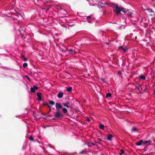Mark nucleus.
Masks as SVG:
<instances>
[{
  "instance_id": "nucleus-29",
  "label": "nucleus",
  "mask_w": 155,
  "mask_h": 155,
  "mask_svg": "<svg viewBox=\"0 0 155 155\" xmlns=\"http://www.w3.org/2000/svg\"><path fill=\"white\" fill-rule=\"evenodd\" d=\"M48 104H47V103H44L42 104L43 106H45V105L47 106Z\"/></svg>"
},
{
  "instance_id": "nucleus-21",
  "label": "nucleus",
  "mask_w": 155,
  "mask_h": 155,
  "mask_svg": "<svg viewBox=\"0 0 155 155\" xmlns=\"http://www.w3.org/2000/svg\"><path fill=\"white\" fill-rule=\"evenodd\" d=\"M86 152V150L84 149V150H83L82 151L80 152L79 153V154H84Z\"/></svg>"
},
{
  "instance_id": "nucleus-27",
  "label": "nucleus",
  "mask_w": 155,
  "mask_h": 155,
  "mask_svg": "<svg viewBox=\"0 0 155 155\" xmlns=\"http://www.w3.org/2000/svg\"><path fill=\"white\" fill-rule=\"evenodd\" d=\"M121 72L120 71H118V74L119 75H120L121 74Z\"/></svg>"
},
{
  "instance_id": "nucleus-24",
  "label": "nucleus",
  "mask_w": 155,
  "mask_h": 155,
  "mask_svg": "<svg viewBox=\"0 0 155 155\" xmlns=\"http://www.w3.org/2000/svg\"><path fill=\"white\" fill-rule=\"evenodd\" d=\"M140 78L141 79L145 80L146 78L143 75H142L140 76Z\"/></svg>"
},
{
  "instance_id": "nucleus-33",
  "label": "nucleus",
  "mask_w": 155,
  "mask_h": 155,
  "mask_svg": "<svg viewBox=\"0 0 155 155\" xmlns=\"http://www.w3.org/2000/svg\"><path fill=\"white\" fill-rule=\"evenodd\" d=\"M87 21H88L89 23H90L91 22V20H87Z\"/></svg>"
},
{
  "instance_id": "nucleus-16",
  "label": "nucleus",
  "mask_w": 155,
  "mask_h": 155,
  "mask_svg": "<svg viewBox=\"0 0 155 155\" xmlns=\"http://www.w3.org/2000/svg\"><path fill=\"white\" fill-rule=\"evenodd\" d=\"M21 58L22 60H24V61H26L27 60L26 58L23 55H21Z\"/></svg>"
},
{
  "instance_id": "nucleus-36",
  "label": "nucleus",
  "mask_w": 155,
  "mask_h": 155,
  "mask_svg": "<svg viewBox=\"0 0 155 155\" xmlns=\"http://www.w3.org/2000/svg\"><path fill=\"white\" fill-rule=\"evenodd\" d=\"M26 77L29 80V77H28V76H27Z\"/></svg>"
},
{
  "instance_id": "nucleus-7",
  "label": "nucleus",
  "mask_w": 155,
  "mask_h": 155,
  "mask_svg": "<svg viewBox=\"0 0 155 155\" xmlns=\"http://www.w3.org/2000/svg\"><path fill=\"white\" fill-rule=\"evenodd\" d=\"M63 94H64L63 92H60L58 93L57 97L58 98H61L63 97Z\"/></svg>"
},
{
  "instance_id": "nucleus-22",
  "label": "nucleus",
  "mask_w": 155,
  "mask_h": 155,
  "mask_svg": "<svg viewBox=\"0 0 155 155\" xmlns=\"http://www.w3.org/2000/svg\"><path fill=\"white\" fill-rule=\"evenodd\" d=\"M29 139L31 141H33L34 140V138L32 136H30L29 138Z\"/></svg>"
},
{
  "instance_id": "nucleus-15",
  "label": "nucleus",
  "mask_w": 155,
  "mask_h": 155,
  "mask_svg": "<svg viewBox=\"0 0 155 155\" xmlns=\"http://www.w3.org/2000/svg\"><path fill=\"white\" fill-rule=\"evenodd\" d=\"M113 137V136L111 134H109L108 135L107 139L108 140H110L111 138Z\"/></svg>"
},
{
  "instance_id": "nucleus-10",
  "label": "nucleus",
  "mask_w": 155,
  "mask_h": 155,
  "mask_svg": "<svg viewBox=\"0 0 155 155\" xmlns=\"http://www.w3.org/2000/svg\"><path fill=\"white\" fill-rule=\"evenodd\" d=\"M143 142V140H140L138 142L136 143V145L138 146H140Z\"/></svg>"
},
{
  "instance_id": "nucleus-39",
  "label": "nucleus",
  "mask_w": 155,
  "mask_h": 155,
  "mask_svg": "<svg viewBox=\"0 0 155 155\" xmlns=\"http://www.w3.org/2000/svg\"><path fill=\"white\" fill-rule=\"evenodd\" d=\"M93 144V145H95V144Z\"/></svg>"
},
{
  "instance_id": "nucleus-20",
  "label": "nucleus",
  "mask_w": 155,
  "mask_h": 155,
  "mask_svg": "<svg viewBox=\"0 0 155 155\" xmlns=\"http://www.w3.org/2000/svg\"><path fill=\"white\" fill-rule=\"evenodd\" d=\"M72 89V87H69L67 88L66 91L68 92H70L71 91Z\"/></svg>"
},
{
  "instance_id": "nucleus-31",
  "label": "nucleus",
  "mask_w": 155,
  "mask_h": 155,
  "mask_svg": "<svg viewBox=\"0 0 155 155\" xmlns=\"http://www.w3.org/2000/svg\"><path fill=\"white\" fill-rule=\"evenodd\" d=\"M47 106L50 109H51V107L50 106V105L48 104L47 105Z\"/></svg>"
},
{
  "instance_id": "nucleus-38",
  "label": "nucleus",
  "mask_w": 155,
  "mask_h": 155,
  "mask_svg": "<svg viewBox=\"0 0 155 155\" xmlns=\"http://www.w3.org/2000/svg\"><path fill=\"white\" fill-rule=\"evenodd\" d=\"M104 4H107V3H106V2H105L104 3Z\"/></svg>"
},
{
  "instance_id": "nucleus-8",
  "label": "nucleus",
  "mask_w": 155,
  "mask_h": 155,
  "mask_svg": "<svg viewBox=\"0 0 155 155\" xmlns=\"http://www.w3.org/2000/svg\"><path fill=\"white\" fill-rule=\"evenodd\" d=\"M37 96H38V99L40 101L42 100V97H41V94L40 92H38L37 94Z\"/></svg>"
},
{
  "instance_id": "nucleus-14",
  "label": "nucleus",
  "mask_w": 155,
  "mask_h": 155,
  "mask_svg": "<svg viewBox=\"0 0 155 155\" xmlns=\"http://www.w3.org/2000/svg\"><path fill=\"white\" fill-rule=\"evenodd\" d=\"M132 131H133V132H137L138 130L136 127H134L132 128Z\"/></svg>"
},
{
  "instance_id": "nucleus-37",
  "label": "nucleus",
  "mask_w": 155,
  "mask_h": 155,
  "mask_svg": "<svg viewBox=\"0 0 155 155\" xmlns=\"http://www.w3.org/2000/svg\"><path fill=\"white\" fill-rule=\"evenodd\" d=\"M51 109H50V110H49V113H50V112H51Z\"/></svg>"
},
{
  "instance_id": "nucleus-23",
  "label": "nucleus",
  "mask_w": 155,
  "mask_h": 155,
  "mask_svg": "<svg viewBox=\"0 0 155 155\" xmlns=\"http://www.w3.org/2000/svg\"><path fill=\"white\" fill-rule=\"evenodd\" d=\"M147 10H148V11H149V12H154L153 11L152 9H151L150 8H147Z\"/></svg>"
},
{
  "instance_id": "nucleus-30",
  "label": "nucleus",
  "mask_w": 155,
  "mask_h": 155,
  "mask_svg": "<svg viewBox=\"0 0 155 155\" xmlns=\"http://www.w3.org/2000/svg\"><path fill=\"white\" fill-rule=\"evenodd\" d=\"M138 89L139 90V91H140V93H141L140 90H141V89H142V88H141V87H138Z\"/></svg>"
},
{
  "instance_id": "nucleus-11",
  "label": "nucleus",
  "mask_w": 155,
  "mask_h": 155,
  "mask_svg": "<svg viewBox=\"0 0 155 155\" xmlns=\"http://www.w3.org/2000/svg\"><path fill=\"white\" fill-rule=\"evenodd\" d=\"M66 50L68 51V53L69 54H73V52H74V51L72 49H71L70 50H68V49H67Z\"/></svg>"
},
{
  "instance_id": "nucleus-34",
  "label": "nucleus",
  "mask_w": 155,
  "mask_h": 155,
  "mask_svg": "<svg viewBox=\"0 0 155 155\" xmlns=\"http://www.w3.org/2000/svg\"><path fill=\"white\" fill-rule=\"evenodd\" d=\"M41 114H42L43 115H46V114H44V113H41Z\"/></svg>"
},
{
  "instance_id": "nucleus-28",
  "label": "nucleus",
  "mask_w": 155,
  "mask_h": 155,
  "mask_svg": "<svg viewBox=\"0 0 155 155\" xmlns=\"http://www.w3.org/2000/svg\"><path fill=\"white\" fill-rule=\"evenodd\" d=\"M87 121L88 122H90L91 121V120L88 117H87Z\"/></svg>"
},
{
  "instance_id": "nucleus-32",
  "label": "nucleus",
  "mask_w": 155,
  "mask_h": 155,
  "mask_svg": "<svg viewBox=\"0 0 155 155\" xmlns=\"http://www.w3.org/2000/svg\"><path fill=\"white\" fill-rule=\"evenodd\" d=\"M87 18H91V17L90 16H87Z\"/></svg>"
},
{
  "instance_id": "nucleus-6",
  "label": "nucleus",
  "mask_w": 155,
  "mask_h": 155,
  "mask_svg": "<svg viewBox=\"0 0 155 155\" xmlns=\"http://www.w3.org/2000/svg\"><path fill=\"white\" fill-rule=\"evenodd\" d=\"M147 144V146L152 144V141L150 140L144 141L143 142V144Z\"/></svg>"
},
{
  "instance_id": "nucleus-13",
  "label": "nucleus",
  "mask_w": 155,
  "mask_h": 155,
  "mask_svg": "<svg viewBox=\"0 0 155 155\" xmlns=\"http://www.w3.org/2000/svg\"><path fill=\"white\" fill-rule=\"evenodd\" d=\"M99 127L100 129L103 130L104 129V126L103 124H101L99 125Z\"/></svg>"
},
{
  "instance_id": "nucleus-18",
  "label": "nucleus",
  "mask_w": 155,
  "mask_h": 155,
  "mask_svg": "<svg viewBox=\"0 0 155 155\" xmlns=\"http://www.w3.org/2000/svg\"><path fill=\"white\" fill-rule=\"evenodd\" d=\"M111 94L109 93H108L106 95V98H108V97H111Z\"/></svg>"
},
{
  "instance_id": "nucleus-40",
  "label": "nucleus",
  "mask_w": 155,
  "mask_h": 155,
  "mask_svg": "<svg viewBox=\"0 0 155 155\" xmlns=\"http://www.w3.org/2000/svg\"><path fill=\"white\" fill-rule=\"evenodd\" d=\"M53 119H55L54 118H53Z\"/></svg>"
},
{
  "instance_id": "nucleus-9",
  "label": "nucleus",
  "mask_w": 155,
  "mask_h": 155,
  "mask_svg": "<svg viewBox=\"0 0 155 155\" xmlns=\"http://www.w3.org/2000/svg\"><path fill=\"white\" fill-rule=\"evenodd\" d=\"M63 104L64 107L69 108V105H70V104L69 102H66V103H63Z\"/></svg>"
},
{
  "instance_id": "nucleus-25",
  "label": "nucleus",
  "mask_w": 155,
  "mask_h": 155,
  "mask_svg": "<svg viewBox=\"0 0 155 155\" xmlns=\"http://www.w3.org/2000/svg\"><path fill=\"white\" fill-rule=\"evenodd\" d=\"M28 65V64L27 63H24L23 64V66L24 68H25Z\"/></svg>"
},
{
  "instance_id": "nucleus-35",
  "label": "nucleus",
  "mask_w": 155,
  "mask_h": 155,
  "mask_svg": "<svg viewBox=\"0 0 155 155\" xmlns=\"http://www.w3.org/2000/svg\"><path fill=\"white\" fill-rule=\"evenodd\" d=\"M100 4H101V5H103V4H104L103 3H102V2H100Z\"/></svg>"
},
{
  "instance_id": "nucleus-5",
  "label": "nucleus",
  "mask_w": 155,
  "mask_h": 155,
  "mask_svg": "<svg viewBox=\"0 0 155 155\" xmlns=\"http://www.w3.org/2000/svg\"><path fill=\"white\" fill-rule=\"evenodd\" d=\"M38 87L35 85H34L33 87L31 88V91L32 93H35V90H37L38 89Z\"/></svg>"
},
{
  "instance_id": "nucleus-26",
  "label": "nucleus",
  "mask_w": 155,
  "mask_h": 155,
  "mask_svg": "<svg viewBox=\"0 0 155 155\" xmlns=\"http://www.w3.org/2000/svg\"><path fill=\"white\" fill-rule=\"evenodd\" d=\"M127 15L129 17H132V14L130 12L129 13H128L127 14Z\"/></svg>"
},
{
  "instance_id": "nucleus-3",
  "label": "nucleus",
  "mask_w": 155,
  "mask_h": 155,
  "mask_svg": "<svg viewBox=\"0 0 155 155\" xmlns=\"http://www.w3.org/2000/svg\"><path fill=\"white\" fill-rule=\"evenodd\" d=\"M118 49L120 50L123 51L124 52L127 51L128 49L125 46H120L118 47Z\"/></svg>"
},
{
  "instance_id": "nucleus-19",
  "label": "nucleus",
  "mask_w": 155,
  "mask_h": 155,
  "mask_svg": "<svg viewBox=\"0 0 155 155\" xmlns=\"http://www.w3.org/2000/svg\"><path fill=\"white\" fill-rule=\"evenodd\" d=\"M49 104H51L52 105H54L55 104L54 102V101H49Z\"/></svg>"
},
{
  "instance_id": "nucleus-1",
  "label": "nucleus",
  "mask_w": 155,
  "mask_h": 155,
  "mask_svg": "<svg viewBox=\"0 0 155 155\" xmlns=\"http://www.w3.org/2000/svg\"><path fill=\"white\" fill-rule=\"evenodd\" d=\"M114 7L116 8L114 10V11L116 12L117 15L119 14L121 11L125 13L128 10V9H126L125 8L122 7L120 6H119L117 5H114Z\"/></svg>"
},
{
  "instance_id": "nucleus-4",
  "label": "nucleus",
  "mask_w": 155,
  "mask_h": 155,
  "mask_svg": "<svg viewBox=\"0 0 155 155\" xmlns=\"http://www.w3.org/2000/svg\"><path fill=\"white\" fill-rule=\"evenodd\" d=\"M55 107L56 110L58 111L60 109L62 108V106L60 103H57L56 104Z\"/></svg>"
},
{
  "instance_id": "nucleus-12",
  "label": "nucleus",
  "mask_w": 155,
  "mask_h": 155,
  "mask_svg": "<svg viewBox=\"0 0 155 155\" xmlns=\"http://www.w3.org/2000/svg\"><path fill=\"white\" fill-rule=\"evenodd\" d=\"M62 111L65 114H66L68 112L67 109L65 108H64L62 109Z\"/></svg>"
},
{
  "instance_id": "nucleus-17",
  "label": "nucleus",
  "mask_w": 155,
  "mask_h": 155,
  "mask_svg": "<svg viewBox=\"0 0 155 155\" xmlns=\"http://www.w3.org/2000/svg\"><path fill=\"white\" fill-rule=\"evenodd\" d=\"M125 151L123 149H121L120 150V152L119 153V154L120 155H122L124 153Z\"/></svg>"
},
{
  "instance_id": "nucleus-2",
  "label": "nucleus",
  "mask_w": 155,
  "mask_h": 155,
  "mask_svg": "<svg viewBox=\"0 0 155 155\" xmlns=\"http://www.w3.org/2000/svg\"><path fill=\"white\" fill-rule=\"evenodd\" d=\"M54 117L57 118H61L63 117V114L58 112H56L54 113Z\"/></svg>"
}]
</instances>
